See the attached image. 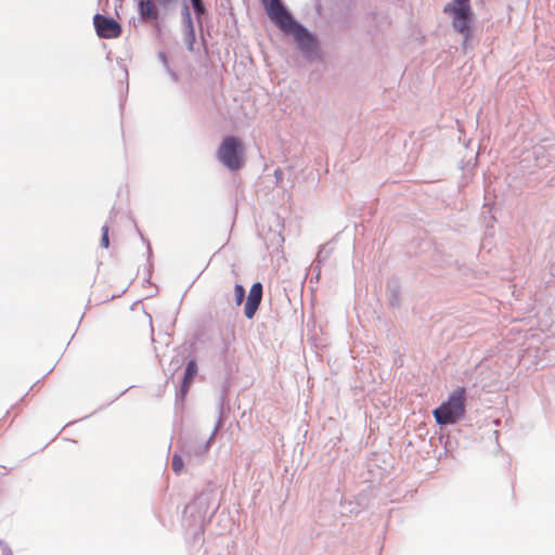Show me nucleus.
I'll return each instance as SVG.
<instances>
[{"instance_id": "obj_1", "label": "nucleus", "mask_w": 555, "mask_h": 555, "mask_svg": "<svg viewBox=\"0 0 555 555\" xmlns=\"http://www.w3.org/2000/svg\"><path fill=\"white\" fill-rule=\"evenodd\" d=\"M269 18L285 34L294 37L304 52H311L314 48L313 37L294 21L289 12L280 0H261Z\"/></svg>"}, {"instance_id": "obj_2", "label": "nucleus", "mask_w": 555, "mask_h": 555, "mask_svg": "<svg viewBox=\"0 0 555 555\" xmlns=\"http://www.w3.org/2000/svg\"><path fill=\"white\" fill-rule=\"evenodd\" d=\"M466 390L457 387L433 414L439 425L454 424L465 414Z\"/></svg>"}, {"instance_id": "obj_3", "label": "nucleus", "mask_w": 555, "mask_h": 555, "mask_svg": "<svg viewBox=\"0 0 555 555\" xmlns=\"http://www.w3.org/2000/svg\"><path fill=\"white\" fill-rule=\"evenodd\" d=\"M443 13L452 18V27L465 37V42L472 36L474 11L470 0H451L443 7Z\"/></svg>"}, {"instance_id": "obj_4", "label": "nucleus", "mask_w": 555, "mask_h": 555, "mask_svg": "<svg viewBox=\"0 0 555 555\" xmlns=\"http://www.w3.org/2000/svg\"><path fill=\"white\" fill-rule=\"evenodd\" d=\"M218 158L230 170H237L242 166V144L235 137L223 139L218 150Z\"/></svg>"}, {"instance_id": "obj_5", "label": "nucleus", "mask_w": 555, "mask_h": 555, "mask_svg": "<svg viewBox=\"0 0 555 555\" xmlns=\"http://www.w3.org/2000/svg\"><path fill=\"white\" fill-rule=\"evenodd\" d=\"M93 25L98 36L103 39H116L122 33V28L117 21L102 14L94 15Z\"/></svg>"}, {"instance_id": "obj_6", "label": "nucleus", "mask_w": 555, "mask_h": 555, "mask_svg": "<svg viewBox=\"0 0 555 555\" xmlns=\"http://www.w3.org/2000/svg\"><path fill=\"white\" fill-rule=\"evenodd\" d=\"M262 298V285L257 282L251 285L247 300L244 308V313L247 319H253Z\"/></svg>"}, {"instance_id": "obj_7", "label": "nucleus", "mask_w": 555, "mask_h": 555, "mask_svg": "<svg viewBox=\"0 0 555 555\" xmlns=\"http://www.w3.org/2000/svg\"><path fill=\"white\" fill-rule=\"evenodd\" d=\"M140 15L143 20H157L158 10L153 0H141L139 3Z\"/></svg>"}, {"instance_id": "obj_8", "label": "nucleus", "mask_w": 555, "mask_h": 555, "mask_svg": "<svg viewBox=\"0 0 555 555\" xmlns=\"http://www.w3.org/2000/svg\"><path fill=\"white\" fill-rule=\"evenodd\" d=\"M197 374V363L195 360H191L188 362L184 377L181 386L182 393H186L190 389V386L192 382L194 380L195 376Z\"/></svg>"}, {"instance_id": "obj_9", "label": "nucleus", "mask_w": 555, "mask_h": 555, "mask_svg": "<svg viewBox=\"0 0 555 555\" xmlns=\"http://www.w3.org/2000/svg\"><path fill=\"white\" fill-rule=\"evenodd\" d=\"M171 466H172V470L176 474H181L182 473L184 465H183V460H182V457L179 454H175L172 456Z\"/></svg>"}, {"instance_id": "obj_10", "label": "nucleus", "mask_w": 555, "mask_h": 555, "mask_svg": "<svg viewBox=\"0 0 555 555\" xmlns=\"http://www.w3.org/2000/svg\"><path fill=\"white\" fill-rule=\"evenodd\" d=\"M234 295H235V302L237 306H240L243 302L244 296H245V289L241 284L235 285Z\"/></svg>"}, {"instance_id": "obj_11", "label": "nucleus", "mask_w": 555, "mask_h": 555, "mask_svg": "<svg viewBox=\"0 0 555 555\" xmlns=\"http://www.w3.org/2000/svg\"><path fill=\"white\" fill-rule=\"evenodd\" d=\"M102 237H101V246L104 248H107L109 246V238H108V227L104 225L102 228Z\"/></svg>"}, {"instance_id": "obj_12", "label": "nucleus", "mask_w": 555, "mask_h": 555, "mask_svg": "<svg viewBox=\"0 0 555 555\" xmlns=\"http://www.w3.org/2000/svg\"><path fill=\"white\" fill-rule=\"evenodd\" d=\"M194 11L197 15H202L205 12L204 4L202 0H191Z\"/></svg>"}, {"instance_id": "obj_13", "label": "nucleus", "mask_w": 555, "mask_h": 555, "mask_svg": "<svg viewBox=\"0 0 555 555\" xmlns=\"http://www.w3.org/2000/svg\"><path fill=\"white\" fill-rule=\"evenodd\" d=\"M160 5L167 7L171 4L175 0H156Z\"/></svg>"}]
</instances>
